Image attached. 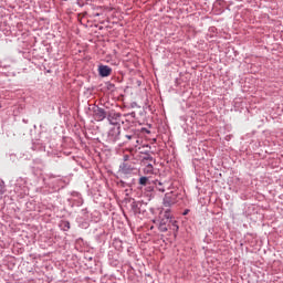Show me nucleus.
I'll return each instance as SVG.
<instances>
[{
	"label": "nucleus",
	"instance_id": "obj_1",
	"mask_svg": "<svg viewBox=\"0 0 283 283\" xmlns=\"http://www.w3.org/2000/svg\"><path fill=\"white\" fill-rule=\"evenodd\" d=\"M157 228L160 233H167V231H172L175 238L178 235V231L180 227L178 226V221L174 219V214H171V209L161 210L157 218Z\"/></svg>",
	"mask_w": 283,
	"mask_h": 283
},
{
	"label": "nucleus",
	"instance_id": "obj_2",
	"mask_svg": "<svg viewBox=\"0 0 283 283\" xmlns=\"http://www.w3.org/2000/svg\"><path fill=\"white\" fill-rule=\"evenodd\" d=\"M182 200V195L178 191L167 192L163 199L164 207H174V205H178Z\"/></svg>",
	"mask_w": 283,
	"mask_h": 283
},
{
	"label": "nucleus",
	"instance_id": "obj_3",
	"mask_svg": "<svg viewBox=\"0 0 283 283\" xmlns=\"http://www.w3.org/2000/svg\"><path fill=\"white\" fill-rule=\"evenodd\" d=\"M123 114L116 112V111H109L106 115V118L109 123V125H120V117Z\"/></svg>",
	"mask_w": 283,
	"mask_h": 283
},
{
	"label": "nucleus",
	"instance_id": "obj_4",
	"mask_svg": "<svg viewBox=\"0 0 283 283\" xmlns=\"http://www.w3.org/2000/svg\"><path fill=\"white\" fill-rule=\"evenodd\" d=\"M107 114L108 113L105 112V108L98 106L93 107V116L97 123L105 120V118H107Z\"/></svg>",
	"mask_w": 283,
	"mask_h": 283
},
{
	"label": "nucleus",
	"instance_id": "obj_5",
	"mask_svg": "<svg viewBox=\"0 0 283 283\" xmlns=\"http://www.w3.org/2000/svg\"><path fill=\"white\" fill-rule=\"evenodd\" d=\"M118 174H122L123 176H129L130 174H134V166L129 163L123 161L119 165Z\"/></svg>",
	"mask_w": 283,
	"mask_h": 283
},
{
	"label": "nucleus",
	"instance_id": "obj_6",
	"mask_svg": "<svg viewBox=\"0 0 283 283\" xmlns=\"http://www.w3.org/2000/svg\"><path fill=\"white\" fill-rule=\"evenodd\" d=\"M145 207H147V203H144L143 201H133L130 205V209L135 214L144 213Z\"/></svg>",
	"mask_w": 283,
	"mask_h": 283
},
{
	"label": "nucleus",
	"instance_id": "obj_7",
	"mask_svg": "<svg viewBox=\"0 0 283 283\" xmlns=\"http://www.w3.org/2000/svg\"><path fill=\"white\" fill-rule=\"evenodd\" d=\"M108 140L111 143H116L117 140H120V126H118L117 128H112L108 132Z\"/></svg>",
	"mask_w": 283,
	"mask_h": 283
},
{
	"label": "nucleus",
	"instance_id": "obj_8",
	"mask_svg": "<svg viewBox=\"0 0 283 283\" xmlns=\"http://www.w3.org/2000/svg\"><path fill=\"white\" fill-rule=\"evenodd\" d=\"M155 189H157V191H160L161 193H165V186L163 181L158 179L153 180V186H149L147 188V191H154Z\"/></svg>",
	"mask_w": 283,
	"mask_h": 283
},
{
	"label": "nucleus",
	"instance_id": "obj_9",
	"mask_svg": "<svg viewBox=\"0 0 283 283\" xmlns=\"http://www.w3.org/2000/svg\"><path fill=\"white\" fill-rule=\"evenodd\" d=\"M112 74V67L107 65H99L98 66V75L102 76V78H105Z\"/></svg>",
	"mask_w": 283,
	"mask_h": 283
},
{
	"label": "nucleus",
	"instance_id": "obj_10",
	"mask_svg": "<svg viewBox=\"0 0 283 283\" xmlns=\"http://www.w3.org/2000/svg\"><path fill=\"white\" fill-rule=\"evenodd\" d=\"M138 182L140 187H151L154 185V179L149 176H142L139 177Z\"/></svg>",
	"mask_w": 283,
	"mask_h": 283
},
{
	"label": "nucleus",
	"instance_id": "obj_11",
	"mask_svg": "<svg viewBox=\"0 0 283 283\" xmlns=\"http://www.w3.org/2000/svg\"><path fill=\"white\" fill-rule=\"evenodd\" d=\"M125 138V144L130 143V145H134V147H136V144H138V135H136V133L126 134Z\"/></svg>",
	"mask_w": 283,
	"mask_h": 283
},
{
	"label": "nucleus",
	"instance_id": "obj_12",
	"mask_svg": "<svg viewBox=\"0 0 283 283\" xmlns=\"http://www.w3.org/2000/svg\"><path fill=\"white\" fill-rule=\"evenodd\" d=\"M44 167H45V164L43 163V159L41 158L33 159L32 169H40V171H42Z\"/></svg>",
	"mask_w": 283,
	"mask_h": 283
},
{
	"label": "nucleus",
	"instance_id": "obj_13",
	"mask_svg": "<svg viewBox=\"0 0 283 283\" xmlns=\"http://www.w3.org/2000/svg\"><path fill=\"white\" fill-rule=\"evenodd\" d=\"M143 172L145 174V176H151V174H154V165H146L145 168L143 169Z\"/></svg>",
	"mask_w": 283,
	"mask_h": 283
},
{
	"label": "nucleus",
	"instance_id": "obj_14",
	"mask_svg": "<svg viewBox=\"0 0 283 283\" xmlns=\"http://www.w3.org/2000/svg\"><path fill=\"white\" fill-rule=\"evenodd\" d=\"M60 229H61L62 231H67V230L70 229V221H67V220H62V221L60 222Z\"/></svg>",
	"mask_w": 283,
	"mask_h": 283
},
{
	"label": "nucleus",
	"instance_id": "obj_15",
	"mask_svg": "<svg viewBox=\"0 0 283 283\" xmlns=\"http://www.w3.org/2000/svg\"><path fill=\"white\" fill-rule=\"evenodd\" d=\"M6 193V182L0 179V198Z\"/></svg>",
	"mask_w": 283,
	"mask_h": 283
},
{
	"label": "nucleus",
	"instance_id": "obj_16",
	"mask_svg": "<svg viewBox=\"0 0 283 283\" xmlns=\"http://www.w3.org/2000/svg\"><path fill=\"white\" fill-rule=\"evenodd\" d=\"M143 159L149 160L151 163L154 160V157L149 154V151H145Z\"/></svg>",
	"mask_w": 283,
	"mask_h": 283
},
{
	"label": "nucleus",
	"instance_id": "obj_17",
	"mask_svg": "<svg viewBox=\"0 0 283 283\" xmlns=\"http://www.w3.org/2000/svg\"><path fill=\"white\" fill-rule=\"evenodd\" d=\"M106 87H107V90H109L111 92H114V90H116V85H114V84L111 83V82H107V83H106Z\"/></svg>",
	"mask_w": 283,
	"mask_h": 283
},
{
	"label": "nucleus",
	"instance_id": "obj_18",
	"mask_svg": "<svg viewBox=\"0 0 283 283\" xmlns=\"http://www.w3.org/2000/svg\"><path fill=\"white\" fill-rule=\"evenodd\" d=\"M123 163H129V155L123 156Z\"/></svg>",
	"mask_w": 283,
	"mask_h": 283
},
{
	"label": "nucleus",
	"instance_id": "obj_19",
	"mask_svg": "<svg viewBox=\"0 0 283 283\" xmlns=\"http://www.w3.org/2000/svg\"><path fill=\"white\" fill-rule=\"evenodd\" d=\"M78 8H83V6H85V2L81 1V0H77L76 1Z\"/></svg>",
	"mask_w": 283,
	"mask_h": 283
},
{
	"label": "nucleus",
	"instance_id": "obj_20",
	"mask_svg": "<svg viewBox=\"0 0 283 283\" xmlns=\"http://www.w3.org/2000/svg\"><path fill=\"white\" fill-rule=\"evenodd\" d=\"M124 116H132V118H136V113L133 112V113H129V114H125Z\"/></svg>",
	"mask_w": 283,
	"mask_h": 283
},
{
	"label": "nucleus",
	"instance_id": "obj_21",
	"mask_svg": "<svg viewBox=\"0 0 283 283\" xmlns=\"http://www.w3.org/2000/svg\"><path fill=\"white\" fill-rule=\"evenodd\" d=\"M189 209H186L184 212H182V216H188L189 214Z\"/></svg>",
	"mask_w": 283,
	"mask_h": 283
},
{
	"label": "nucleus",
	"instance_id": "obj_22",
	"mask_svg": "<svg viewBox=\"0 0 283 283\" xmlns=\"http://www.w3.org/2000/svg\"><path fill=\"white\" fill-rule=\"evenodd\" d=\"M111 264H112L113 266H117V265H118V261H113Z\"/></svg>",
	"mask_w": 283,
	"mask_h": 283
},
{
	"label": "nucleus",
	"instance_id": "obj_23",
	"mask_svg": "<svg viewBox=\"0 0 283 283\" xmlns=\"http://www.w3.org/2000/svg\"><path fill=\"white\" fill-rule=\"evenodd\" d=\"M120 185H123V187H125V181L120 180Z\"/></svg>",
	"mask_w": 283,
	"mask_h": 283
},
{
	"label": "nucleus",
	"instance_id": "obj_24",
	"mask_svg": "<svg viewBox=\"0 0 283 283\" xmlns=\"http://www.w3.org/2000/svg\"><path fill=\"white\" fill-rule=\"evenodd\" d=\"M122 125H125V122L122 120Z\"/></svg>",
	"mask_w": 283,
	"mask_h": 283
},
{
	"label": "nucleus",
	"instance_id": "obj_25",
	"mask_svg": "<svg viewBox=\"0 0 283 283\" xmlns=\"http://www.w3.org/2000/svg\"><path fill=\"white\" fill-rule=\"evenodd\" d=\"M147 132V134H150V132L149 130H146Z\"/></svg>",
	"mask_w": 283,
	"mask_h": 283
}]
</instances>
